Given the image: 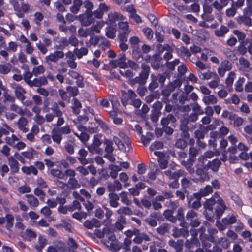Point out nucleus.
<instances>
[{"instance_id":"obj_57","label":"nucleus","mask_w":252,"mask_h":252,"mask_svg":"<svg viewBox=\"0 0 252 252\" xmlns=\"http://www.w3.org/2000/svg\"><path fill=\"white\" fill-rule=\"evenodd\" d=\"M149 108L148 106L146 104L143 105L140 110H136L135 112V114L140 116V117H144L146 114L149 112Z\"/></svg>"},{"instance_id":"obj_20","label":"nucleus","mask_w":252,"mask_h":252,"mask_svg":"<svg viewBox=\"0 0 252 252\" xmlns=\"http://www.w3.org/2000/svg\"><path fill=\"white\" fill-rule=\"evenodd\" d=\"M108 199L109 205L111 207L117 208L119 206V196L117 193L115 192L109 193Z\"/></svg>"},{"instance_id":"obj_35","label":"nucleus","mask_w":252,"mask_h":252,"mask_svg":"<svg viewBox=\"0 0 252 252\" xmlns=\"http://www.w3.org/2000/svg\"><path fill=\"white\" fill-rule=\"evenodd\" d=\"M88 49L86 47H81L80 48H75L74 49V52L76 55L77 58L80 59L84 56H86L88 53Z\"/></svg>"},{"instance_id":"obj_33","label":"nucleus","mask_w":252,"mask_h":252,"mask_svg":"<svg viewBox=\"0 0 252 252\" xmlns=\"http://www.w3.org/2000/svg\"><path fill=\"white\" fill-rule=\"evenodd\" d=\"M168 244L170 246L174 248L176 250V252H181L183 249V241L178 240L175 242L173 240H170L168 241Z\"/></svg>"},{"instance_id":"obj_5","label":"nucleus","mask_w":252,"mask_h":252,"mask_svg":"<svg viewBox=\"0 0 252 252\" xmlns=\"http://www.w3.org/2000/svg\"><path fill=\"white\" fill-rule=\"evenodd\" d=\"M64 57L65 54L63 51L55 50L45 57V63L48 64L50 62L57 63L60 59H63Z\"/></svg>"},{"instance_id":"obj_41","label":"nucleus","mask_w":252,"mask_h":252,"mask_svg":"<svg viewBox=\"0 0 252 252\" xmlns=\"http://www.w3.org/2000/svg\"><path fill=\"white\" fill-rule=\"evenodd\" d=\"M167 75L166 74H158L157 75L155 74H151V78L152 79H156L158 81L161 86L164 85V82L166 81Z\"/></svg>"},{"instance_id":"obj_36","label":"nucleus","mask_w":252,"mask_h":252,"mask_svg":"<svg viewBox=\"0 0 252 252\" xmlns=\"http://www.w3.org/2000/svg\"><path fill=\"white\" fill-rule=\"evenodd\" d=\"M21 170L22 172L26 175H30L33 174L34 175H37L38 174L37 169L32 165L30 166H23Z\"/></svg>"},{"instance_id":"obj_21","label":"nucleus","mask_w":252,"mask_h":252,"mask_svg":"<svg viewBox=\"0 0 252 252\" xmlns=\"http://www.w3.org/2000/svg\"><path fill=\"white\" fill-rule=\"evenodd\" d=\"M162 58L160 55L155 54L152 56L151 62V66L156 70H158L161 66Z\"/></svg>"},{"instance_id":"obj_28","label":"nucleus","mask_w":252,"mask_h":252,"mask_svg":"<svg viewBox=\"0 0 252 252\" xmlns=\"http://www.w3.org/2000/svg\"><path fill=\"white\" fill-rule=\"evenodd\" d=\"M236 77V74L234 71H231L229 73L226 80L225 84L226 88L228 91H230L232 90V85L234 79Z\"/></svg>"},{"instance_id":"obj_45","label":"nucleus","mask_w":252,"mask_h":252,"mask_svg":"<svg viewBox=\"0 0 252 252\" xmlns=\"http://www.w3.org/2000/svg\"><path fill=\"white\" fill-rule=\"evenodd\" d=\"M51 174L55 177L60 179L66 180V177L64 173L57 169H53L50 171Z\"/></svg>"},{"instance_id":"obj_55","label":"nucleus","mask_w":252,"mask_h":252,"mask_svg":"<svg viewBox=\"0 0 252 252\" xmlns=\"http://www.w3.org/2000/svg\"><path fill=\"white\" fill-rule=\"evenodd\" d=\"M230 243L229 240L225 237H221L218 240L217 242L218 244L220 245L224 249H227L229 247Z\"/></svg>"},{"instance_id":"obj_59","label":"nucleus","mask_w":252,"mask_h":252,"mask_svg":"<svg viewBox=\"0 0 252 252\" xmlns=\"http://www.w3.org/2000/svg\"><path fill=\"white\" fill-rule=\"evenodd\" d=\"M157 232L160 235H164L169 231V225L166 223H163L156 229Z\"/></svg>"},{"instance_id":"obj_48","label":"nucleus","mask_w":252,"mask_h":252,"mask_svg":"<svg viewBox=\"0 0 252 252\" xmlns=\"http://www.w3.org/2000/svg\"><path fill=\"white\" fill-rule=\"evenodd\" d=\"M116 212L120 216L123 215H130L132 214V211L131 209L127 206H124L120 208L116 211Z\"/></svg>"},{"instance_id":"obj_52","label":"nucleus","mask_w":252,"mask_h":252,"mask_svg":"<svg viewBox=\"0 0 252 252\" xmlns=\"http://www.w3.org/2000/svg\"><path fill=\"white\" fill-rule=\"evenodd\" d=\"M119 180L124 183V186L127 188L130 186V184L128 182L129 177L125 172H122L119 176Z\"/></svg>"},{"instance_id":"obj_13","label":"nucleus","mask_w":252,"mask_h":252,"mask_svg":"<svg viewBox=\"0 0 252 252\" xmlns=\"http://www.w3.org/2000/svg\"><path fill=\"white\" fill-rule=\"evenodd\" d=\"M9 110L15 112L17 115L21 116H24V115L29 116L30 114V112L29 110L27 109H23L21 107L15 104L14 102L10 105Z\"/></svg>"},{"instance_id":"obj_1","label":"nucleus","mask_w":252,"mask_h":252,"mask_svg":"<svg viewBox=\"0 0 252 252\" xmlns=\"http://www.w3.org/2000/svg\"><path fill=\"white\" fill-rule=\"evenodd\" d=\"M141 68L142 70L139 73V76L133 79H129L128 83L131 86L135 85L136 84H138L140 85H144L146 84L151 69L149 65L144 63L141 64Z\"/></svg>"},{"instance_id":"obj_50","label":"nucleus","mask_w":252,"mask_h":252,"mask_svg":"<svg viewBox=\"0 0 252 252\" xmlns=\"http://www.w3.org/2000/svg\"><path fill=\"white\" fill-rule=\"evenodd\" d=\"M92 32L91 27L87 29L80 28L78 30V36L81 37H86L91 34Z\"/></svg>"},{"instance_id":"obj_18","label":"nucleus","mask_w":252,"mask_h":252,"mask_svg":"<svg viewBox=\"0 0 252 252\" xmlns=\"http://www.w3.org/2000/svg\"><path fill=\"white\" fill-rule=\"evenodd\" d=\"M194 161V159L189 158L186 160L182 161L181 164L186 168L189 174H193L195 173L194 168L193 167Z\"/></svg>"},{"instance_id":"obj_23","label":"nucleus","mask_w":252,"mask_h":252,"mask_svg":"<svg viewBox=\"0 0 252 252\" xmlns=\"http://www.w3.org/2000/svg\"><path fill=\"white\" fill-rule=\"evenodd\" d=\"M62 134L57 127H54L51 131V137L53 142L58 145L60 144L63 139Z\"/></svg>"},{"instance_id":"obj_61","label":"nucleus","mask_w":252,"mask_h":252,"mask_svg":"<svg viewBox=\"0 0 252 252\" xmlns=\"http://www.w3.org/2000/svg\"><path fill=\"white\" fill-rule=\"evenodd\" d=\"M113 141L117 145L119 150L123 151H126V147L125 146L124 143L118 137L114 136L113 138Z\"/></svg>"},{"instance_id":"obj_34","label":"nucleus","mask_w":252,"mask_h":252,"mask_svg":"<svg viewBox=\"0 0 252 252\" xmlns=\"http://www.w3.org/2000/svg\"><path fill=\"white\" fill-rule=\"evenodd\" d=\"M21 154L25 158L32 160L33 159L34 155L36 154V151L32 148H30L27 150L21 152Z\"/></svg>"},{"instance_id":"obj_19","label":"nucleus","mask_w":252,"mask_h":252,"mask_svg":"<svg viewBox=\"0 0 252 252\" xmlns=\"http://www.w3.org/2000/svg\"><path fill=\"white\" fill-rule=\"evenodd\" d=\"M48 244V240L45 236L39 235L36 244L35 245V248L38 252H42L43 249Z\"/></svg>"},{"instance_id":"obj_12","label":"nucleus","mask_w":252,"mask_h":252,"mask_svg":"<svg viewBox=\"0 0 252 252\" xmlns=\"http://www.w3.org/2000/svg\"><path fill=\"white\" fill-rule=\"evenodd\" d=\"M176 121L175 117L169 114L161 119V124L162 126H170L175 127Z\"/></svg>"},{"instance_id":"obj_29","label":"nucleus","mask_w":252,"mask_h":252,"mask_svg":"<svg viewBox=\"0 0 252 252\" xmlns=\"http://www.w3.org/2000/svg\"><path fill=\"white\" fill-rule=\"evenodd\" d=\"M110 170V176L113 179H115L118 175V172L122 170V167L120 166L114 164H110L108 167Z\"/></svg>"},{"instance_id":"obj_8","label":"nucleus","mask_w":252,"mask_h":252,"mask_svg":"<svg viewBox=\"0 0 252 252\" xmlns=\"http://www.w3.org/2000/svg\"><path fill=\"white\" fill-rule=\"evenodd\" d=\"M197 217V212L193 210H189L186 216V219L190 222V225L193 227H198L201 223Z\"/></svg>"},{"instance_id":"obj_44","label":"nucleus","mask_w":252,"mask_h":252,"mask_svg":"<svg viewBox=\"0 0 252 252\" xmlns=\"http://www.w3.org/2000/svg\"><path fill=\"white\" fill-rule=\"evenodd\" d=\"M202 101L206 105L214 104L217 103V99L216 96L210 94L204 96L202 98Z\"/></svg>"},{"instance_id":"obj_14","label":"nucleus","mask_w":252,"mask_h":252,"mask_svg":"<svg viewBox=\"0 0 252 252\" xmlns=\"http://www.w3.org/2000/svg\"><path fill=\"white\" fill-rule=\"evenodd\" d=\"M124 19V17L121 14L116 12H112L109 13L106 23L108 24L111 25L119 20L122 21Z\"/></svg>"},{"instance_id":"obj_46","label":"nucleus","mask_w":252,"mask_h":252,"mask_svg":"<svg viewBox=\"0 0 252 252\" xmlns=\"http://www.w3.org/2000/svg\"><path fill=\"white\" fill-rule=\"evenodd\" d=\"M250 17L246 16H242L238 18L237 21L240 24H244L247 26H252V22Z\"/></svg>"},{"instance_id":"obj_56","label":"nucleus","mask_w":252,"mask_h":252,"mask_svg":"<svg viewBox=\"0 0 252 252\" xmlns=\"http://www.w3.org/2000/svg\"><path fill=\"white\" fill-rule=\"evenodd\" d=\"M89 120L88 117L85 115H79L76 119L73 120L74 125H78V124H84L86 123Z\"/></svg>"},{"instance_id":"obj_58","label":"nucleus","mask_w":252,"mask_h":252,"mask_svg":"<svg viewBox=\"0 0 252 252\" xmlns=\"http://www.w3.org/2000/svg\"><path fill=\"white\" fill-rule=\"evenodd\" d=\"M212 79H213V80L209 82L208 85L211 89H215L218 87L220 79L217 74L216 75V76H214Z\"/></svg>"},{"instance_id":"obj_42","label":"nucleus","mask_w":252,"mask_h":252,"mask_svg":"<svg viewBox=\"0 0 252 252\" xmlns=\"http://www.w3.org/2000/svg\"><path fill=\"white\" fill-rule=\"evenodd\" d=\"M228 32L229 28L227 27L221 25L219 29L215 31V34L217 37H223Z\"/></svg>"},{"instance_id":"obj_39","label":"nucleus","mask_w":252,"mask_h":252,"mask_svg":"<svg viewBox=\"0 0 252 252\" xmlns=\"http://www.w3.org/2000/svg\"><path fill=\"white\" fill-rule=\"evenodd\" d=\"M133 241L136 244H140L143 241H149L150 239L146 234L141 233L138 236L135 237Z\"/></svg>"},{"instance_id":"obj_10","label":"nucleus","mask_w":252,"mask_h":252,"mask_svg":"<svg viewBox=\"0 0 252 252\" xmlns=\"http://www.w3.org/2000/svg\"><path fill=\"white\" fill-rule=\"evenodd\" d=\"M217 197V205L216 208V214L217 218L219 219L222 216L224 211L227 209V207L225 205L224 201L220 197Z\"/></svg>"},{"instance_id":"obj_26","label":"nucleus","mask_w":252,"mask_h":252,"mask_svg":"<svg viewBox=\"0 0 252 252\" xmlns=\"http://www.w3.org/2000/svg\"><path fill=\"white\" fill-rule=\"evenodd\" d=\"M244 122V120L243 118L239 117L235 114L230 120V124L233 125L234 127H240L243 125Z\"/></svg>"},{"instance_id":"obj_11","label":"nucleus","mask_w":252,"mask_h":252,"mask_svg":"<svg viewBox=\"0 0 252 252\" xmlns=\"http://www.w3.org/2000/svg\"><path fill=\"white\" fill-rule=\"evenodd\" d=\"M107 188L109 193L115 192L122 189V185L119 181L115 180L113 182H107Z\"/></svg>"},{"instance_id":"obj_37","label":"nucleus","mask_w":252,"mask_h":252,"mask_svg":"<svg viewBox=\"0 0 252 252\" xmlns=\"http://www.w3.org/2000/svg\"><path fill=\"white\" fill-rule=\"evenodd\" d=\"M26 197L27 198L28 203L33 207H37L39 205L38 200L32 194H27Z\"/></svg>"},{"instance_id":"obj_15","label":"nucleus","mask_w":252,"mask_h":252,"mask_svg":"<svg viewBox=\"0 0 252 252\" xmlns=\"http://www.w3.org/2000/svg\"><path fill=\"white\" fill-rule=\"evenodd\" d=\"M59 183L62 185V187L64 188L68 186L71 189H74L80 187V185L78 180L75 178H70L67 184L61 181H59Z\"/></svg>"},{"instance_id":"obj_62","label":"nucleus","mask_w":252,"mask_h":252,"mask_svg":"<svg viewBox=\"0 0 252 252\" xmlns=\"http://www.w3.org/2000/svg\"><path fill=\"white\" fill-rule=\"evenodd\" d=\"M245 79L244 77L239 78L235 83V90L237 92H241L243 90V85L245 82Z\"/></svg>"},{"instance_id":"obj_54","label":"nucleus","mask_w":252,"mask_h":252,"mask_svg":"<svg viewBox=\"0 0 252 252\" xmlns=\"http://www.w3.org/2000/svg\"><path fill=\"white\" fill-rule=\"evenodd\" d=\"M119 137L121 138V140H123V142L124 144H126L127 146L128 150L131 149V143L129 139V138L123 132H120L119 133Z\"/></svg>"},{"instance_id":"obj_6","label":"nucleus","mask_w":252,"mask_h":252,"mask_svg":"<svg viewBox=\"0 0 252 252\" xmlns=\"http://www.w3.org/2000/svg\"><path fill=\"white\" fill-rule=\"evenodd\" d=\"M81 25L87 27L94 23V19L92 15V11H85V13L80 14L77 17Z\"/></svg>"},{"instance_id":"obj_38","label":"nucleus","mask_w":252,"mask_h":252,"mask_svg":"<svg viewBox=\"0 0 252 252\" xmlns=\"http://www.w3.org/2000/svg\"><path fill=\"white\" fill-rule=\"evenodd\" d=\"M72 106L71 108L73 110V112L75 114H78L80 112V109L82 107V105L80 102L77 100L76 98H74L72 100Z\"/></svg>"},{"instance_id":"obj_64","label":"nucleus","mask_w":252,"mask_h":252,"mask_svg":"<svg viewBox=\"0 0 252 252\" xmlns=\"http://www.w3.org/2000/svg\"><path fill=\"white\" fill-rule=\"evenodd\" d=\"M62 226L68 231H71L73 228L72 222L69 220H62Z\"/></svg>"},{"instance_id":"obj_49","label":"nucleus","mask_w":252,"mask_h":252,"mask_svg":"<svg viewBox=\"0 0 252 252\" xmlns=\"http://www.w3.org/2000/svg\"><path fill=\"white\" fill-rule=\"evenodd\" d=\"M224 225L232 224L237 221V219L234 215L227 216L221 220Z\"/></svg>"},{"instance_id":"obj_60","label":"nucleus","mask_w":252,"mask_h":252,"mask_svg":"<svg viewBox=\"0 0 252 252\" xmlns=\"http://www.w3.org/2000/svg\"><path fill=\"white\" fill-rule=\"evenodd\" d=\"M213 191L211 186L207 185L200 189L199 194L202 196H205L211 193Z\"/></svg>"},{"instance_id":"obj_7","label":"nucleus","mask_w":252,"mask_h":252,"mask_svg":"<svg viewBox=\"0 0 252 252\" xmlns=\"http://www.w3.org/2000/svg\"><path fill=\"white\" fill-rule=\"evenodd\" d=\"M126 57L125 54L121 53L118 55V59L112 60L110 62V65L113 67H119L121 68H126Z\"/></svg>"},{"instance_id":"obj_16","label":"nucleus","mask_w":252,"mask_h":252,"mask_svg":"<svg viewBox=\"0 0 252 252\" xmlns=\"http://www.w3.org/2000/svg\"><path fill=\"white\" fill-rule=\"evenodd\" d=\"M15 125L17 126L18 128L24 133H26L29 131L28 128L27 127L28 120L24 117L19 118L15 123Z\"/></svg>"},{"instance_id":"obj_31","label":"nucleus","mask_w":252,"mask_h":252,"mask_svg":"<svg viewBox=\"0 0 252 252\" xmlns=\"http://www.w3.org/2000/svg\"><path fill=\"white\" fill-rule=\"evenodd\" d=\"M217 74L215 72L208 70L205 72L198 70V75L201 80H209L212 79L214 76H216Z\"/></svg>"},{"instance_id":"obj_43","label":"nucleus","mask_w":252,"mask_h":252,"mask_svg":"<svg viewBox=\"0 0 252 252\" xmlns=\"http://www.w3.org/2000/svg\"><path fill=\"white\" fill-rule=\"evenodd\" d=\"M12 65L9 63H5L0 64V74L6 75L8 74L11 70Z\"/></svg>"},{"instance_id":"obj_4","label":"nucleus","mask_w":252,"mask_h":252,"mask_svg":"<svg viewBox=\"0 0 252 252\" xmlns=\"http://www.w3.org/2000/svg\"><path fill=\"white\" fill-rule=\"evenodd\" d=\"M101 144L102 142L100 141L98 135H95L93 137L92 143L87 146L88 150L90 153L93 154H102L103 151L102 149L100 148Z\"/></svg>"},{"instance_id":"obj_17","label":"nucleus","mask_w":252,"mask_h":252,"mask_svg":"<svg viewBox=\"0 0 252 252\" xmlns=\"http://www.w3.org/2000/svg\"><path fill=\"white\" fill-rule=\"evenodd\" d=\"M104 231H105V237L111 242L109 243L108 242H106V240H104L103 242L104 245H106L107 247H112L113 245V242L116 239L114 233L111 231L108 228H104Z\"/></svg>"},{"instance_id":"obj_63","label":"nucleus","mask_w":252,"mask_h":252,"mask_svg":"<svg viewBox=\"0 0 252 252\" xmlns=\"http://www.w3.org/2000/svg\"><path fill=\"white\" fill-rule=\"evenodd\" d=\"M129 41L132 48L134 49L138 48V45L140 43V40L137 36H132L129 38Z\"/></svg>"},{"instance_id":"obj_3","label":"nucleus","mask_w":252,"mask_h":252,"mask_svg":"<svg viewBox=\"0 0 252 252\" xmlns=\"http://www.w3.org/2000/svg\"><path fill=\"white\" fill-rule=\"evenodd\" d=\"M130 32L127 22L120 21L118 23V35L119 41H127L128 36Z\"/></svg>"},{"instance_id":"obj_24","label":"nucleus","mask_w":252,"mask_h":252,"mask_svg":"<svg viewBox=\"0 0 252 252\" xmlns=\"http://www.w3.org/2000/svg\"><path fill=\"white\" fill-rule=\"evenodd\" d=\"M8 164L11 168L13 173H17L19 171V163L15 158L13 156H10L7 158Z\"/></svg>"},{"instance_id":"obj_40","label":"nucleus","mask_w":252,"mask_h":252,"mask_svg":"<svg viewBox=\"0 0 252 252\" xmlns=\"http://www.w3.org/2000/svg\"><path fill=\"white\" fill-rule=\"evenodd\" d=\"M119 198H121V202L127 206L131 204V201L129 199L128 197V193L125 191H122L119 194Z\"/></svg>"},{"instance_id":"obj_2","label":"nucleus","mask_w":252,"mask_h":252,"mask_svg":"<svg viewBox=\"0 0 252 252\" xmlns=\"http://www.w3.org/2000/svg\"><path fill=\"white\" fill-rule=\"evenodd\" d=\"M4 140L6 144L18 151L25 149L26 146V144L20 141L18 137L14 134L6 136Z\"/></svg>"},{"instance_id":"obj_9","label":"nucleus","mask_w":252,"mask_h":252,"mask_svg":"<svg viewBox=\"0 0 252 252\" xmlns=\"http://www.w3.org/2000/svg\"><path fill=\"white\" fill-rule=\"evenodd\" d=\"M122 93L123 94V95L121 99V102L124 106H126L127 104H129L130 100H132L137 97L136 93L131 89H129L127 91V92L122 91Z\"/></svg>"},{"instance_id":"obj_22","label":"nucleus","mask_w":252,"mask_h":252,"mask_svg":"<svg viewBox=\"0 0 252 252\" xmlns=\"http://www.w3.org/2000/svg\"><path fill=\"white\" fill-rule=\"evenodd\" d=\"M14 93L16 97L21 101L25 100L26 97L24 94L26 93L24 89L21 86L14 87Z\"/></svg>"},{"instance_id":"obj_30","label":"nucleus","mask_w":252,"mask_h":252,"mask_svg":"<svg viewBox=\"0 0 252 252\" xmlns=\"http://www.w3.org/2000/svg\"><path fill=\"white\" fill-rule=\"evenodd\" d=\"M126 224V218L123 216L118 217L117 221L115 223L114 229L121 231L124 228V225Z\"/></svg>"},{"instance_id":"obj_47","label":"nucleus","mask_w":252,"mask_h":252,"mask_svg":"<svg viewBox=\"0 0 252 252\" xmlns=\"http://www.w3.org/2000/svg\"><path fill=\"white\" fill-rule=\"evenodd\" d=\"M36 236V233L30 229H26L23 234V237L24 239L28 240H31L32 239L35 238Z\"/></svg>"},{"instance_id":"obj_32","label":"nucleus","mask_w":252,"mask_h":252,"mask_svg":"<svg viewBox=\"0 0 252 252\" xmlns=\"http://www.w3.org/2000/svg\"><path fill=\"white\" fill-rule=\"evenodd\" d=\"M83 5L81 0H73V5L70 7V11L74 14H76L80 10L81 6Z\"/></svg>"},{"instance_id":"obj_27","label":"nucleus","mask_w":252,"mask_h":252,"mask_svg":"<svg viewBox=\"0 0 252 252\" xmlns=\"http://www.w3.org/2000/svg\"><path fill=\"white\" fill-rule=\"evenodd\" d=\"M217 197L220 196L217 193H215L213 197L206 201L204 204V207L206 209L212 210L213 209V206L217 203V200L218 199Z\"/></svg>"},{"instance_id":"obj_25","label":"nucleus","mask_w":252,"mask_h":252,"mask_svg":"<svg viewBox=\"0 0 252 252\" xmlns=\"http://www.w3.org/2000/svg\"><path fill=\"white\" fill-rule=\"evenodd\" d=\"M221 165L220 161L217 158L209 161L207 164V167L211 169L214 172H217Z\"/></svg>"},{"instance_id":"obj_51","label":"nucleus","mask_w":252,"mask_h":252,"mask_svg":"<svg viewBox=\"0 0 252 252\" xmlns=\"http://www.w3.org/2000/svg\"><path fill=\"white\" fill-rule=\"evenodd\" d=\"M182 85V82L179 79H176L170 82L166 86L170 91L173 92L176 88H179Z\"/></svg>"},{"instance_id":"obj_53","label":"nucleus","mask_w":252,"mask_h":252,"mask_svg":"<svg viewBox=\"0 0 252 252\" xmlns=\"http://www.w3.org/2000/svg\"><path fill=\"white\" fill-rule=\"evenodd\" d=\"M105 23L103 21H97L96 23L91 27V30L96 33L100 32V29L104 26Z\"/></svg>"}]
</instances>
